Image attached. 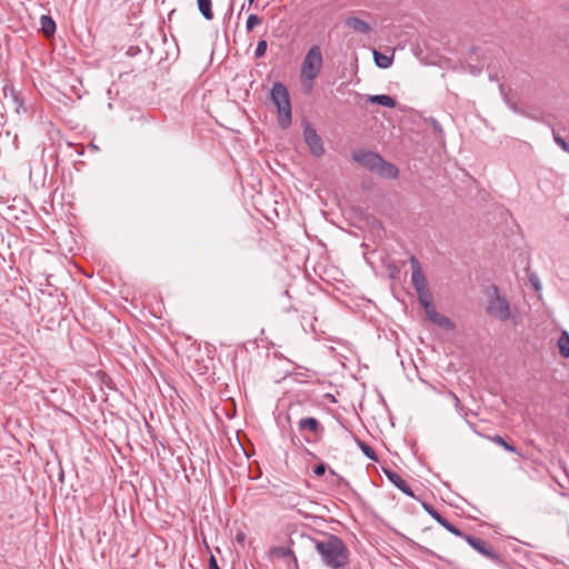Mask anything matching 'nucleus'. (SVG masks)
Segmentation results:
<instances>
[{
	"label": "nucleus",
	"instance_id": "obj_1",
	"mask_svg": "<svg viewBox=\"0 0 569 569\" xmlns=\"http://www.w3.org/2000/svg\"><path fill=\"white\" fill-rule=\"evenodd\" d=\"M316 549L322 561L332 569L341 568L348 562V550L337 537L331 536L326 540L318 541Z\"/></svg>",
	"mask_w": 569,
	"mask_h": 569
},
{
	"label": "nucleus",
	"instance_id": "obj_2",
	"mask_svg": "<svg viewBox=\"0 0 569 569\" xmlns=\"http://www.w3.org/2000/svg\"><path fill=\"white\" fill-rule=\"evenodd\" d=\"M323 66V57L319 46H312L303 58L300 68V78L303 83L308 82L312 88L313 80L320 74Z\"/></svg>",
	"mask_w": 569,
	"mask_h": 569
},
{
	"label": "nucleus",
	"instance_id": "obj_3",
	"mask_svg": "<svg viewBox=\"0 0 569 569\" xmlns=\"http://www.w3.org/2000/svg\"><path fill=\"white\" fill-rule=\"evenodd\" d=\"M271 100L277 107L278 123L281 128H288L291 123V104L287 88L276 82L271 89Z\"/></svg>",
	"mask_w": 569,
	"mask_h": 569
},
{
	"label": "nucleus",
	"instance_id": "obj_4",
	"mask_svg": "<svg viewBox=\"0 0 569 569\" xmlns=\"http://www.w3.org/2000/svg\"><path fill=\"white\" fill-rule=\"evenodd\" d=\"M487 297V312L501 321L508 320L510 318V307L508 301L500 296L498 288L491 287L488 289Z\"/></svg>",
	"mask_w": 569,
	"mask_h": 569
},
{
	"label": "nucleus",
	"instance_id": "obj_5",
	"mask_svg": "<svg viewBox=\"0 0 569 569\" xmlns=\"http://www.w3.org/2000/svg\"><path fill=\"white\" fill-rule=\"evenodd\" d=\"M410 266L412 284L417 291L419 302H427V300L431 299L432 296L428 289L427 279L423 274L422 268L415 256L410 258Z\"/></svg>",
	"mask_w": 569,
	"mask_h": 569
},
{
	"label": "nucleus",
	"instance_id": "obj_6",
	"mask_svg": "<svg viewBox=\"0 0 569 569\" xmlns=\"http://www.w3.org/2000/svg\"><path fill=\"white\" fill-rule=\"evenodd\" d=\"M422 307L425 308V312L428 317V319L439 326L440 328H443L446 330H453L455 329V323L446 316L443 315H440L433 303H432V298L427 300V302H421Z\"/></svg>",
	"mask_w": 569,
	"mask_h": 569
},
{
	"label": "nucleus",
	"instance_id": "obj_7",
	"mask_svg": "<svg viewBox=\"0 0 569 569\" xmlns=\"http://www.w3.org/2000/svg\"><path fill=\"white\" fill-rule=\"evenodd\" d=\"M303 138L313 156L321 157L325 153L321 138L309 123L305 126Z\"/></svg>",
	"mask_w": 569,
	"mask_h": 569
},
{
	"label": "nucleus",
	"instance_id": "obj_8",
	"mask_svg": "<svg viewBox=\"0 0 569 569\" xmlns=\"http://www.w3.org/2000/svg\"><path fill=\"white\" fill-rule=\"evenodd\" d=\"M353 160L370 171H376L378 163H381V157L371 151H360L352 156Z\"/></svg>",
	"mask_w": 569,
	"mask_h": 569
},
{
	"label": "nucleus",
	"instance_id": "obj_9",
	"mask_svg": "<svg viewBox=\"0 0 569 569\" xmlns=\"http://www.w3.org/2000/svg\"><path fill=\"white\" fill-rule=\"evenodd\" d=\"M465 539L475 550H477L481 555L492 560L499 559L498 553L486 541L471 536H466Z\"/></svg>",
	"mask_w": 569,
	"mask_h": 569
},
{
	"label": "nucleus",
	"instance_id": "obj_10",
	"mask_svg": "<svg viewBox=\"0 0 569 569\" xmlns=\"http://www.w3.org/2000/svg\"><path fill=\"white\" fill-rule=\"evenodd\" d=\"M379 176L387 178V179H395L398 177V169L392 163H389L385 161L381 158V163H378L376 171Z\"/></svg>",
	"mask_w": 569,
	"mask_h": 569
},
{
	"label": "nucleus",
	"instance_id": "obj_11",
	"mask_svg": "<svg viewBox=\"0 0 569 569\" xmlns=\"http://www.w3.org/2000/svg\"><path fill=\"white\" fill-rule=\"evenodd\" d=\"M346 26L363 34H367L371 31V27L369 26V23L357 17L347 18Z\"/></svg>",
	"mask_w": 569,
	"mask_h": 569
},
{
	"label": "nucleus",
	"instance_id": "obj_12",
	"mask_svg": "<svg viewBox=\"0 0 569 569\" xmlns=\"http://www.w3.org/2000/svg\"><path fill=\"white\" fill-rule=\"evenodd\" d=\"M388 479L407 496L413 497V492L407 482L395 471H386Z\"/></svg>",
	"mask_w": 569,
	"mask_h": 569
},
{
	"label": "nucleus",
	"instance_id": "obj_13",
	"mask_svg": "<svg viewBox=\"0 0 569 569\" xmlns=\"http://www.w3.org/2000/svg\"><path fill=\"white\" fill-rule=\"evenodd\" d=\"M368 100L372 103H378L387 108H395L396 107V100L387 94H376V96H369Z\"/></svg>",
	"mask_w": 569,
	"mask_h": 569
},
{
	"label": "nucleus",
	"instance_id": "obj_14",
	"mask_svg": "<svg viewBox=\"0 0 569 569\" xmlns=\"http://www.w3.org/2000/svg\"><path fill=\"white\" fill-rule=\"evenodd\" d=\"M298 425L300 430H309L315 435H317L320 430L318 420L311 417L301 419Z\"/></svg>",
	"mask_w": 569,
	"mask_h": 569
},
{
	"label": "nucleus",
	"instance_id": "obj_15",
	"mask_svg": "<svg viewBox=\"0 0 569 569\" xmlns=\"http://www.w3.org/2000/svg\"><path fill=\"white\" fill-rule=\"evenodd\" d=\"M40 24H41V31L43 32V34L46 37H51L54 33L56 23L50 17L42 16L40 19Z\"/></svg>",
	"mask_w": 569,
	"mask_h": 569
},
{
	"label": "nucleus",
	"instance_id": "obj_16",
	"mask_svg": "<svg viewBox=\"0 0 569 569\" xmlns=\"http://www.w3.org/2000/svg\"><path fill=\"white\" fill-rule=\"evenodd\" d=\"M375 62L379 68L387 69L392 64L393 58L373 50Z\"/></svg>",
	"mask_w": 569,
	"mask_h": 569
},
{
	"label": "nucleus",
	"instance_id": "obj_17",
	"mask_svg": "<svg viewBox=\"0 0 569 569\" xmlns=\"http://www.w3.org/2000/svg\"><path fill=\"white\" fill-rule=\"evenodd\" d=\"M198 9L207 20H212L213 12L211 9V0H197Z\"/></svg>",
	"mask_w": 569,
	"mask_h": 569
},
{
	"label": "nucleus",
	"instance_id": "obj_18",
	"mask_svg": "<svg viewBox=\"0 0 569 569\" xmlns=\"http://www.w3.org/2000/svg\"><path fill=\"white\" fill-rule=\"evenodd\" d=\"M558 348L562 357L569 358V333L567 331H562L558 340Z\"/></svg>",
	"mask_w": 569,
	"mask_h": 569
},
{
	"label": "nucleus",
	"instance_id": "obj_19",
	"mask_svg": "<svg viewBox=\"0 0 569 569\" xmlns=\"http://www.w3.org/2000/svg\"><path fill=\"white\" fill-rule=\"evenodd\" d=\"M489 440L501 446L502 448H505L506 450L510 451V452H513V453H518L519 452L517 451L516 447H513L512 445L508 443L501 436H492V437H489Z\"/></svg>",
	"mask_w": 569,
	"mask_h": 569
},
{
	"label": "nucleus",
	"instance_id": "obj_20",
	"mask_svg": "<svg viewBox=\"0 0 569 569\" xmlns=\"http://www.w3.org/2000/svg\"><path fill=\"white\" fill-rule=\"evenodd\" d=\"M360 449L362 452L371 460L377 461V456L375 450L367 443L362 441H358Z\"/></svg>",
	"mask_w": 569,
	"mask_h": 569
},
{
	"label": "nucleus",
	"instance_id": "obj_21",
	"mask_svg": "<svg viewBox=\"0 0 569 569\" xmlns=\"http://www.w3.org/2000/svg\"><path fill=\"white\" fill-rule=\"evenodd\" d=\"M261 23V19L257 14H250L246 22L247 31H252L254 27Z\"/></svg>",
	"mask_w": 569,
	"mask_h": 569
},
{
	"label": "nucleus",
	"instance_id": "obj_22",
	"mask_svg": "<svg viewBox=\"0 0 569 569\" xmlns=\"http://www.w3.org/2000/svg\"><path fill=\"white\" fill-rule=\"evenodd\" d=\"M268 43L266 40H260L257 44L254 57L262 58L266 54Z\"/></svg>",
	"mask_w": 569,
	"mask_h": 569
},
{
	"label": "nucleus",
	"instance_id": "obj_23",
	"mask_svg": "<svg viewBox=\"0 0 569 569\" xmlns=\"http://www.w3.org/2000/svg\"><path fill=\"white\" fill-rule=\"evenodd\" d=\"M425 509L435 520H437L438 523H442L443 517L440 513H438L432 507L425 505Z\"/></svg>",
	"mask_w": 569,
	"mask_h": 569
},
{
	"label": "nucleus",
	"instance_id": "obj_24",
	"mask_svg": "<svg viewBox=\"0 0 569 569\" xmlns=\"http://www.w3.org/2000/svg\"><path fill=\"white\" fill-rule=\"evenodd\" d=\"M555 142L566 152H569V146L563 138L555 136Z\"/></svg>",
	"mask_w": 569,
	"mask_h": 569
},
{
	"label": "nucleus",
	"instance_id": "obj_25",
	"mask_svg": "<svg viewBox=\"0 0 569 569\" xmlns=\"http://www.w3.org/2000/svg\"><path fill=\"white\" fill-rule=\"evenodd\" d=\"M326 472V466L325 463H319L316 468H315V473L318 476V477H321L323 476Z\"/></svg>",
	"mask_w": 569,
	"mask_h": 569
},
{
	"label": "nucleus",
	"instance_id": "obj_26",
	"mask_svg": "<svg viewBox=\"0 0 569 569\" xmlns=\"http://www.w3.org/2000/svg\"><path fill=\"white\" fill-rule=\"evenodd\" d=\"M209 567H210V569H220V567L218 566V562H217L214 556L210 557Z\"/></svg>",
	"mask_w": 569,
	"mask_h": 569
},
{
	"label": "nucleus",
	"instance_id": "obj_27",
	"mask_svg": "<svg viewBox=\"0 0 569 569\" xmlns=\"http://www.w3.org/2000/svg\"><path fill=\"white\" fill-rule=\"evenodd\" d=\"M449 532L453 533L455 536L462 537L461 531L451 525V528H449Z\"/></svg>",
	"mask_w": 569,
	"mask_h": 569
},
{
	"label": "nucleus",
	"instance_id": "obj_28",
	"mask_svg": "<svg viewBox=\"0 0 569 569\" xmlns=\"http://www.w3.org/2000/svg\"><path fill=\"white\" fill-rule=\"evenodd\" d=\"M443 528H446L449 531V528H451V523H449L445 518L442 523H440Z\"/></svg>",
	"mask_w": 569,
	"mask_h": 569
},
{
	"label": "nucleus",
	"instance_id": "obj_29",
	"mask_svg": "<svg viewBox=\"0 0 569 569\" xmlns=\"http://www.w3.org/2000/svg\"><path fill=\"white\" fill-rule=\"evenodd\" d=\"M243 539H244V535L243 533H238L237 535V540L238 541H243Z\"/></svg>",
	"mask_w": 569,
	"mask_h": 569
},
{
	"label": "nucleus",
	"instance_id": "obj_30",
	"mask_svg": "<svg viewBox=\"0 0 569 569\" xmlns=\"http://www.w3.org/2000/svg\"><path fill=\"white\" fill-rule=\"evenodd\" d=\"M531 282H532V284H533L535 289H536V290H539V284H538V282H537L536 280H533V279H531Z\"/></svg>",
	"mask_w": 569,
	"mask_h": 569
},
{
	"label": "nucleus",
	"instance_id": "obj_31",
	"mask_svg": "<svg viewBox=\"0 0 569 569\" xmlns=\"http://www.w3.org/2000/svg\"><path fill=\"white\" fill-rule=\"evenodd\" d=\"M249 1V4H252L254 2V0H248Z\"/></svg>",
	"mask_w": 569,
	"mask_h": 569
}]
</instances>
